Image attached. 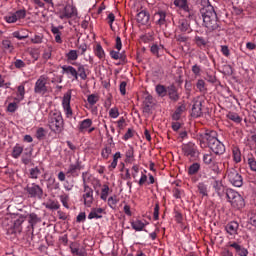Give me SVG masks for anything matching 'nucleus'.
Instances as JSON below:
<instances>
[{
    "label": "nucleus",
    "instance_id": "nucleus-30",
    "mask_svg": "<svg viewBox=\"0 0 256 256\" xmlns=\"http://www.w3.org/2000/svg\"><path fill=\"white\" fill-rule=\"evenodd\" d=\"M255 155H256V148H255ZM246 163H248L252 172H256V158L251 153L248 154L245 158Z\"/></svg>",
    "mask_w": 256,
    "mask_h": 256
},
{
    "label": "nucleus",
    "instance_id": "nucleus-38",
    "mask_svg": "<svg viewBox=\"0 0 256 256\" xmlns=\"http://www.w3.org/2000/svg\"><path fill=\"white\" fill-rule=\"evenodd\" d=\"M196 88L199 91V93L205 94L207 93V86L204 80L199 79L196 82Z\"/></svg>",
    "mask_w": 256,
    "mask_h": 256
},
{
    "label": "nucleus",
    "instance_id": "nucleus-58",
    "mask_svg": "<svg viewBox=\"0 0 256 256\" xmlns=\"http://www.w3.org/2000/svg\"><path fill=\"white\" fill-rule=\"evenodd\" d=\"M233 160L235 161V163L241 162V152L238 148H235L233 150Z\"/></svg>",
    "mask_w": 256,
    "mask_h": 256
},
{
    "label": "nucleus",
    "instance_id": "nucleus-5",
    "mask_svg": "<svg viewBox=\"0 0 256 256\" xmlns=\"http://www.w3.org/2000/svg\"><path fill=\"white\" fill-rule=\"evenodd\" d=\"M227 179L236 188H240L243 185V178L235 168H228Z\"/></svg>",
    "mask_w": 256,
    "mask_h": 256
},
{
    "label": "nucleus",
    "instance_id": "nucleus-20",
    "mask_svg": "<svg viewBox=\"0 0 256 256\" xmlns=\"http://www.w3.org/2000/svg\"><path fill=\"white\" fill-rule=\"evenodd\" d=\"M238 229H239V224L237 221H232L225 226V230L228 234L231 236L237 235L238 234Z\"/></svg>",
    "mask_w": 256,
    "mask_h": 256
},
{
    "label": "nucleus",
    "instance_id": "nucleus-27",
    "mask_svg": "<svg viewBox=\"0 0 256 256\" xmlns=\"http://www.w3.org/2000/svg\"><path fill=\"white\" fill-rule=\"evenodd\" d=\"M70 250H71V253H72L73 255L87 256V253L85 252V250L79 248L77 243L72 242V243L70 244Z\"/></svg>",
    "mask_w": 256,
    "mask_h": 256
},
{
    "label": "nucleus",
    "instance_id": "nucleus-1",
    "mask_svg": "<svg viewBox=\"0 0 256 256\" xmlns=\"http://www.w3.org/2000/svg\"><path fill=\"white\" fill-rule=\"evenodd\" d=\"M200 14L204 22L205 27L209 31H215L220 29L221 22L218 19L217 12L214 10V7L207 5L201 8Z\"/></svg>",
    "mask_w": 256,
    "mask_h": 256
},
{
    "label": "nucleus",
    "instance_id": "nucleus-61",
    "mask_svg": "<svg viewBox=\"0 0 256 256\" xmlns=\"http://www.w3.org/2000/svg\"><path fill=\"white\" fill-rule=\"evenodd\" d=\"M191 71H192V73H194V75L196 77L201 76V66L200 65H198V64L193 65L191 68Z\"/></svg>",
    "mask_w": 256,
    "mask_h": 256
},
{
    "label": "nucleus",
    "instance_id": "nucleus-12",
    "mask_svg": "<svg viewBox=\"0 0 256 256\" xmlns=\"http://www.w3.org/2000/svg\"><path fill=\"white\" fill-rule=\"evenodd\" d=\"M226 247L233 248L238 256H248L249 254L248 249L240 245L237 241H228Z\"/></svg>",
    "mask_w": 256,
    "mask_h": 256
},
{
    "label": "nucleus",
    "instance_id": "nucleus-33",
    "mask_svg": "<svg viewBox=\"0 0 256 256\" xmlns=\"http://www.w3.org/2000/svg\"><path fill=\"white\" fill-rule=\"evenodd\" d=\"M94 53L99 60L103 61L105 59V52L101 44L96 45V47L94 48Z\"/></svg>",
    "mask_w": 256,
    "mask_h": 256
},
{
    "label": "nucleus",
    "instance_id": "nucleus-8",
    "mask_svg": "<svg viewBox=\"0 0 256 256\" xmlns=\"http://www.w3.org/2000/svg\"><path fill=\"white\" fill-rule=\"evenodd\" d=\"M71 101V92L68 91L64 94L63 100H62V107L64 110L65 117L68 119L73 118V109L70 106Z\"/></svg>",
    "mask_w": 256,
    "mask_h": 256
},
{
    "label": "nucleus",
    "instance_id": "nucleus-4",
    "mask_svg": "<svg viewBox=\"0 0 256 256\" xmlns=\"http://www.w3.org/2000/svg\"><path fill=\"white\" fill-rule=\"evenodd\" d=\"M48 77L45 75L40 76L35 82L34 93L40 96H45L49 92Z\"/></svg>",
    "mask_w": 256,
    "mask_h": 256
},
{
    "label": "nucleus",
    "instance_id": "nucleus-7",
    "mask_svg": "<svg viewBox=\"0 0 256 256\" xmlns=\"http://www.w3.org/2000/svg\"><path fill=\"white\" fill-rule=\"evenodd\" d=\"M25 191L30 198L42 199L43 189L39 184H27Z\"/></svg>",
    "mask_w": 256,
    "mask_h": 256
},
{
    "label": "nucleus",
    "instance_id": "nucleus-28",
    "mask_svg": "<svg viewBox=\"0 0 256 256\" xmlns=\"http://www.w3.org/2000/svg\"><path fill=\"white\" fill-rule=\"evenodd\" d=\"M230 203L236 209H241L245 206V200H243L240 194L236 196L235 199L231 200Z\"/></svg>",
    "mask_w": 256,
    "mask_h": 256
},
{
    "label": "nucleus",
    "instance_id": "nucleus-49",
    "mask_svg": "<svg viewBox=\"0 0 256 256\" xmlns=\"http://www.w3.org/2000/svg\"><path fill=\"white\" fill-rule=\"evenodd\" d=\"M60 198V202L62 203L63 207H65L66 209H69V195L66 193H63L59 196Z\"/></svg>",
    "mask_w": 256,
    "mask_h": 256
},
{
    "label": "nucleus",
    "instance_id": "nucleus-60",
    "mask_svg": "<svg viewBox=\"0 0 256 256\" xmlns=\"http://www.w3.org/2000/svg\"><path fill=\"white\" fill-rule=\"evenodd\" d=\"M184 196V190L175 188L173 189V197L181 199Z\"/></svg>",
    "mask_w": 256,
    "mask_h": 256
},
{
    "label": "nucleus",
    "instance_id": "nucleus-32",
    "mask_svg": "<svg viewBox=\"0 0 256 256\" xmlns=\"http://www.w3.org/2000/svg\"><path fill=\"white\" fill-rule=\"evenodd\" d=\"M131 227L137 232H141L145 229L146 224L143 223L141 220H135L131 222Z\"/></svg>",
    "mask_w": 256,
    "mask_h": 256
},
{
    "label": "nucleus",
    "instance_id": "nucleus-41",
    "mask_svg": "<svg viewBox=\"0 0 256 256\" xmlns=\"http://www.w3.org/2000/svg\"><path fill=\"white\" fill-rule=\"evenodd\" d=\"M23 146H21L20 144H16L15 147L13 148V152H12V157L17 159L21 156V154L23 153Z\"/></svg>",
    "mask_w": 256,
    "mask_h": 256
},
{
    "label": "nucleus",
    "instance_id": "nucleus-21",
    "mask_svg": "<svg viewBox=\"0 0 256 256\" xmlns=\"http://www.w3.org/2000/svg\"><path fill=\"white\" fill-rule=\"evenodd\" d=\"M105 213L104 208H92L89 215L88 219L93 220V219H102V214Z\"/></svg>",
    "mask_w": 256,
    "mask_h": 256
},
{
    "label": "nucleus",
    "instance_id": "nucleus-14",
    "mask_svg": "<svg viewBox=\"0 0 256 256\" xmlns=\"http://www.w3.org/2000/svg\"><path fill=\"white\" fill-rule=\"evenodd\" d=\"M210 150L213 151L215 155H223L225 152V146L220 140L215 141L214 143L208 144Z\"/></svg>",
    "mask_w": 256,
    "mask_h": 256
},
{
    "label": "nucleus",
    "instance_id": "nucleus-6",
    "mask_svg": "<svg viewBox=\"0 0 256 256\" xmlns=\"http://www.w3.org/2000/svg\"><path fill=\"white\" fill-rule=\"evenodd\" d=\"M82 200H83V205L91 208L95 198H94V190L91 186L89 185H84L83 186V194H82Z\"/></svg>",
    "mask_w": 256,
    "mask_h": 256
},
{
    "label": "nucleus",
    "instance_id": "nucleus-22",
    "mask_svg": "<svg viewBox=\"0 0 256 256\" xmlns=\"http://www.w3.org/2000/svg\"><path fill=\"white\" fill-rule=\"evenodd\" d=\"M25 84H27V82H23L22 84H20L17 87L16 97L14 98V100L17 103H20L21 101L24 100V97H25Z\"/></svg>",
    "mask_w": 256,
    "mask_h": 256
},
{
    "label": "nucleus",
    "instance_id": "nucleus-62",
    "mask_svg": "<svg viewBox=\"0 0 256 256\" xmlns=\"http://www.w3.org/2000/svg\"><path fill=\"white\" fill-rule=\"evenodd\" d=\"M118 202L119 200L116 198V196H111L108 198V205L112 209L118 204Z\"/></svg>",
    "mask_w": 256,
    "mask_h": 256
},
{
    "label": "nucleus",
    "instance_id": "nucleus-64",
    "mask_svg": "<svg viewBox=\"0 0 256 256\" xmlns=\"http://www.w3.org/2000/svg\"><path fill=\"white\" fill-rule=\"evenodd\" d=\"M18 106H17V102L14 103H9L7 106V111L9 113H14L17 110Z\"/></svg>",
    "mask_w": 256,
    "mask_h": 256
},
{
    "label": "nucleus",
    "instance_id": "nucleus-48",
    "mask_svg": "<svg viewBox=\"0 0 256 256\" xmlns=\"http://www.w3.org/2000/svg\"><path fill=\"white\" fill-rule=\"evenodd\" d=\"M112 154L111 146H106L104 149L101 150V157L105 160L109 159L110 155Z\"/></svg>",
    "mask_w": 256,
    "mask_h": 256
},
{
    "label": "nucleus",
    "instance_id": "nucleus-29",
    "mask_svg": "<svg viewBox=\"0 0 256 256\" xmlns=\"http://www.w3.org/2000/svg\"><path fill=\"white\" fill-rule=\"evenodd\" d=\"M186 110V106L184 104L177 107L176 111L172 114L173 121H179Z\"/></svg>",
    "mask_w": 256,
    "mask_h": 256
},
{
    "label": "nucleus",
    "instance_id": "nucleus-37",
    "mask_svg": "<svg viewBox=\"0 0 256 256\" xmlns=\"http://www.w3.org/2000/svg\"><path fill=\"white\" fill-rule=\"evenodd\" d=\"M121 158V152H116L113 155V162L108 166L109 171H113L118 166V160Z\"/></svg>",
    "mask_w": 256,
    "mask_h": 256
},
{
    "label": "nucleus",
    "instance_id": "nucleus-10",
    "mask_svg": "<svg viewBox=\"0 0 256 256\" xmlns=\"http://www.w3.org/2000/svg\"><path fill=\"white\" fill-rule=\"evenodd\" d=\"M25 221L24 216H19L18 219L14 221L12 225L7 229V234L8 235H14L16 233H21L22 232V224Z\"/></svg>",
    "mask_w": 256,
    "mask_h": 256
},
{
    "label": "nucleus",
    "instance_id": "nucleus-16",
    "mask_svg": "<svg viewBox=\"0 0 256 256\" xmlns=\"http://www.w3.org/2000/svg\"><path fill=\"white\" fill-rule=\"evenodd\" d=\"M81 170H82L81 162L77 161V163L69 165V168H68V171H66V174H70L73 178H76L81 173Z\"/></svg>",
    "mask_w": 256,
    "mask_h": 256
},
{
    "label": "nucleus",
    "instance_id": "nucleus-42",
    "mask_svg": "<svg viewBox=\"0 0 256 256\" xmlns=\"http://www.w3.org/2000/svg\"><path fill=\"white\" fill-rule=\"evenodd\" d=\"M161 50H164V46L163 45H158V44H153L150 48V52L156 56L157 58H159V53Z\"/></svg>",
    "mask_w": 256,
    "mask_h": 256
},
{
    "label": "nucleus",
    "instance_id": "nucleus-23",
    "mask_svg": "<svg viewBox=\"0 0 256 256\" xmlns=\"http://www.w3.org/2000/svg\"><path fill=\"white\" fill-rule=\"evenodd\" d=\"M178 28L183 33H191L192 32L190 23L188 22L187 19H184V18L179 20Z\"/></svg>",
    "mask_w": 256,
    "mask_h": 256
},
{
    "label": "nucleus",
    "instance_id": "nucleus-40",
    "mask_svg": "<svg viewBox=\"0 0 256 256\" xmlns=\"http://www.w3.org/2000/svg\"><path fill=\"white\" fill-rule=\"evenodd\" d=\"M110 187L107 184H104L101 189L100 199L102 201H106L107 197H109Z\"/></svg>",
    "mask_w": 256,
    "mask_h": 256
},
{
    "label": "nucleus",
    "instance_id": "nucleus-46",
    "mask_svg": "<svg viewBox=\"0 0 256 256\" xmlns=\"http://www.w3.org/2000/svg\"><path fill=\"white\" fill-rule=\"evenodd\" d=\"M201 169V165L199 163H193L190 165L189 169H188V174L190 175H195L196 173H199Z\"/></svg>",
    "mask_w": 256,
    "mask_h": 256
},
{
    "label": "nucleus",
    "instance_id": "nucleus-44",
    "mask_svg": "<svg viewBox=\"0 0 256 256\" xmlns=\"http://www.w3.org/2000/svg\"><path fill=\"white\" fill-rule=\"evenodd\" d=\"M78 77L81 78V80L85 81L87 79V73L85 66L83 64H78Z\"/></svg>",
    "mask_w": 256,
    "mask_h": 256
},
{
    "label": "nucleus",
    "instance_id": "nucleus-35",
    "mask_svg": "<svg viewBox=\"0 0 256 256\" xmlns=\"http://www.w3.org/2000/svg\"><path fill=\"white\" fill-rule=\"evenodd\" d=\"M226 117H227V119H230L231 121H233L236 124H240L242 121V118L236 112H228Z\"/></svg>",
    "mask_w": 256,
    "mask_h": 256
},
{
    "label": "nucleus",
    "instance_id": "nucleus-31",
    "mask_svg": "<svg viewBox=\"0 0 256 256\" xmlns=\"http://www.w3.org/2000/svg\"><path fill=\"white\" fill-rule=\"evenodd\" d=\"M194 42H195L196 46L200 49H204L206 47V45L209 44L208 39L198 36V35L195 36Z\"/></svg>",
    "mask_w": 256,
    "mask_h": 256
},
{
    "label": "nucleus",
    "instance_id": "nucleus-59",
    "mask_svg": "<svg viewBox=\"0 0 256 256\" xmlns=\"http://www.w3.org/2000/svg\"><path fill=\"white\" fill-rule=\"evenodd\" d=\"M120 116L119 109L117 107H113L112 109L109 110V117L116 119Z\"/></svg>",
    "mask_w": 256,
    "mask_h": 256
},
{
    "label": "nucleus",
    "instance_id": "nucleus-45",
    "mask_svg": "<svg viewBox=\"0 0 256 256\" xmlns=\"http://www.w3.org/2000/svg\"><path fill=\"white\" fill-rule=\"evenodd\" d=\"M67 61H77L78 60V51L77 50H70L66 55Z\"/></svg>",
    "mask_w": 256,
    "mask_h": 256
},
{
    "label": "nucleus",
    "instance_id": "nucleus-18",
    "mask_svg": "<svg viewBox=\"0 0 256 256\" xmlns=\"http://www.w3.org/2000/svg\"><path fill=\"white\" fill-rule=\"evenodd\" d=\"M203 114L202 112V101L197 100L194 105H192V110H191V116L192 117H201Z\"/></svg>",
    "mask_w": 256,
    "mask_h": 256
},
{
    "label": "nucleus",
    "instance_id": "nucleus-15",
    "mask_svg": "<svg viewBox=\"0 0 256 256\" xmlns=\"http://www.w3.org/2000/svg\"><path fill=\"white\" fill-rule=\"evenodd\" d=\"M166 18H167V14L163 10L155 12V14L153 15L154 23L160 27L164 26L167 23Z\"/></svg>",
    "mask_w": 256,
    "mask_h": 256
},
{
    "label": "nucleus",
    "instance_id": "nucleus-43",
    "mask_svg": "<svg viewBox=\"0 0 256 256\" xmlns=\"http://www.w3.org/2000/svg\"><path fill=\"white\" fill-rule=\"evenodd\" d=\"M155 92L158 93L160 97H165L168 93V87L166 88L163 85H156Z\"/></svg>",
    "mask_w": 256,
    "mask_h": 256
},
{
    "label": "nucleus",
    "instance_id": "nucleus-17",
    "mask_svg": "<svg viewBox=\"0 0 256 256\" xmlns=\"http://www.w3.org/2000/svg\"><path fill=\"white\" fill-rule=\"evenodd\" d=\"M62 73L68 75V78H73L74 81L78 80V72L73 66H62Z\"/></svg>",
    "mask_w": 256,
    "mask_h": 256
},
{
    "label": "nucleus",
    "instance_id": "nucleus-56",
    "mask_svg": "<svg viewBox=\"0 0 256 256\" xmlns=\"http://www.w3.org/2000/svg\"><path fill=\"white\" fill-rule=\"evenodd\" d=\"M202 161L205 163V165H212L213 155L211 153L204 154Z\"/></svg>",
    "mask_w": 256,
    "mask_h": 256
},
{
    "label": "nucleus",
    "instance_id": "nucleus-19",
    "mask_svg": "<svg viewBox=\"0 0 256 256\" xmlns=\"http://www.w3.org/2000/svg\"><path fill=\"white\" fill-rule=\"evenodd\" d=\"M167 95L171 101L177 102L180 98L178 94V89L175 85L168 86Z\"/></svg>",
    "mask_w": 256,
    "mask_h": 256
},
{
    "label": "nucleus",
    "instance_id": "nucleus-3",
    "mask_svg": "<svg viewBox=\"0 0 256 256\" xmlns=\"http://www.w3.org/2000/svg\"><path fill=\"white\" fill-rule=\"evenodd\" d=\"M174 5L180 8L183 16L187 19H195L196 11L192 6H188L187 0H174Z\"/></svg>",
    "mask_w": 256,
    "mask_h": 256
},
{
    "label": "nucleus",
    "instance_id": "nucleus-11",
    "mask_svg": "<svg viewBox=\"0 0 256 256\" xmlns=\"http://www.w3.org/2000/svg\"><path fill=\"white\" fill-rule=\"evenodd\" d=\"M201 141L207 142L208 145L213 144L214 142L219 141L218 133L214 130H206L200 135Z\"/></svg>",
    "mask_w": 256,
    "mask_h": 256
},
{
    "label": "nucleus",
    "instance_id": "nucleus-24",
    "mask_svg": "<svg viewBox=\"0 0 256 256\" xmlns=\"http://www.w3.org/2000/svg\"><path fill=\"white\" fill-rule=\"evenodd\" d=\"M93 125V120L86 119L79 122L78 131L79 133H86V131Z\"/></svg>",
    "mask_w": 256,
    "mask_h": 256
},
{
    "label": "nucleus",
    "instance_id": "nucleus-55",
    "mask_svg": "<svg viewBox=\"0 0 256 256\" xmlns=\"http://www.w3.org/2000/svg\"><path fill=\"white\" fill-rule=\"evenodd\" d=\"M100 100L99 96L95 95V94H91L90 96H88L87 101L89 103V105L94 106L96 103H98Z\"/></svg>",
    "mask_w": 256,
    "mask_h": 256
},
{
    "label": "nucleus",
    "instance_id": "nucleus-63",
    "mask_svg": "<svg viewBox=\"0 0 256 256\" xmlns=\"http://www.w3.org/2000/svg\"><path fill=\"white\" fill-rule=\"evenodd\" d=\"M125 157L127 160H131L134 158V150H133L132 146H130V148L127 149V151L125 153Z\"/></svg>",
    "mask_w": 256,
    "mask_h": 256
},
{
    "label": "nucleus",
    "instance_id": "nucleus-51",
    "mask_svg": "<svg viewBox=\"0 0 256 256\" xmlns=\"http://www.w3.org/2000/svg\"><path fill=\"white\" fill-rule=\"evenodd\" d=\"M2 47H4V49L7 50L9 53H12L14 50L12 42L8 39L2 40Z\"/></svg>",
    "mask_w": 256,
    "mask_h": 256
},
{
    "label": "nucleus",
    "instance_id": "nucleus-36",
    "mask_svg": "<svg viewBox=\"0 0 256 256\" xmlns=\"http://www.w3.org/2000/svg\"><path fill=\"white\" fill-rule=\"evenodd\" d=\"M40 221L41 220L37 214L31 213L30 215H28V223H30L32 229H34V226L37 225V223Z\"/></svg>",
    "mask_w": 256,
    "mask_h": 256
},
{
    "label": "nucleus",
    "instance_id": "nucleus-47",
    "mask_svg": "<svg viewBox=\"0 0 256 256\" xmlns=\"http://www.w3.org/2000/svg\"><path fill=\"white\" fill-rule=\"evenodd\" d=\"M238 195H239V193L232 189L226 190V197H227L228 202L233 201V199H235Z\"/></svg>",
    "mask_w": 256,
    "mask_h": 256
},
{
    "label": "nucleus",
    "instance_id": "nucleus-34",
    "mask_svg": "<svg viewBox=\"0 0 256 256\" xmlns=\"http://www.w3.org/2000/svg\"><path fill=\"white\" fill-rule=\"evenodd\" d=\"M45 208L49 210H59L60 204L58 200H49L45 204Z\"/></svg>",
    "mask_w": 256,
    "mask_h": 256
},
{
    "label": "nucleus",
    "instance_id": "nucleus-9",
    "mask_svg": "<svg viewBox=\"0 0 256 256\" xmlns=\"http://www.w3.org/2000/svg\"><path fill=\"white\" fill-rule=\"evenodd\" d=\"M182 152L186 157H190L192 159L199 157V150L197 149V146L191 142L182 145Z\"/></svg>",
    "mask_w": 256,
    "mask_h": 256
},
{
    "label": "nucleus",
    "instance_id": "nucleus-26",
    "mask_svg": "<svg viewBox=\"0 0 256 256\" xmlns=\"http://www.w3.org/2000/svg\"><path fill=\"white\" fill-rule=\"evenodd\" d=\"M212 186L218 197H223L225 187L223 186L222 182L220 180H216L213 182Z\"/></svg>",
    "mask_w": 256,
    "mask_h": 256
},
{
    "label": "nucleus",
    "instance_id": "nucleus-54",
    "mask_svg": "<svg viewBox=\"0 0 256 256\" xmlns=\"http://www.w3.org/2000/svg\"><path fill=\"white\" fill-rule=\"evenodd\" d=\"M5 21L9 24H13L18 22L19 20L16 18V16L13 13H9L4 17Z\"/></svg>",
    "mask_w": 256,
    "mask_h": 256
},
{
    "label": "nucleus",
    "instance_id": "nucleus-2",
    "mask_svg": "<svg viewBox=\"0 0 256 256\" xmlns=\"http://www.w3.org/2000/svg\"><path fill=\"white\" fill-rule=\"evenodd\" d=\"M47 125L52 133H63L65 127L63 114L58 110L51 111L47 118Z\"/></svg>",
    "mask_w": 256,
    "mask_h": 256
},
{
    "label": "nucleus",
    "instance_id": "nucleus-13",
    "mask_svg": "<svg viewBox=\"0 0 256 256\" xmlns=\"http://www.w3.org/2000/svg\"><path fill=\"white\" fill-rule=\"evenodd\" d=\"M77 15V9L74 6H65L60 13V19H71Z\"/></svg>",
    "mask_w": 256,
    "mask_h": 256
},
{
    "label": "nucleus",
    "instance_id": "nucleus-57",
    "mask_svg": "<svg viewBox=\"0 0 256 256\" xmlns=\"http://www.w3.org/2000/svg\"><path fill=\"white\" fill-rule=\"evenodd\" d=\"M141 41L144 44H149L150 42L153 41V35L151 33H146L145 35L141 36Z\"/></svg>",
    "mask_w": 256,
    "mask_h": 256
},
{
    "label": "nucleus",
    "instance_id": "nucleus-50",
    "mask_svg": "<svg viewBox=\"0 0 256 256\" xmlns=\"http://www.w3.org/2000/svg\"><path fill=\"white\" fill-rule=\"evenodd\" d=\"M13 14L15 15V18L17 20L25 19V17H27V10L19 9L16 12H14Z\"/></svg>",
    "mask_w": 256,
    "mask_h": 256
},
{
    "label": "nucleus",
    "instance_id": "nucleus-25",
    "mask_svg": "<svg viewBox=\"0 0 256 256\" xmlns=\"http://www.w3.org/2000/svg\"><path fill=\"white\" fill-rule=\"evenodd\" d=\"M149 19H150V15L145 10H142L136 16L137 22L141 23L142 25H146L149 22Z\"/></svg>",
    "mask_w": 256,
    "mask_h": 256
},
{
    "label": "nucleus",
    "instance_id": "nucleus-52",
    "mask_svg": "<svg viewBox=\"0 0 256 256\" xmlns=\"http://www.w3.org/2000/svg\"><path fill=\"white\" fill-rule=\"evenodd\" d=\"M39 175H41V170L38 167L30 169V178L33 180H37Z\"/></svg>",
    "mask_w": 256,
    "mask_h": 256
},
{
    "label": "nucleus",
    "instance_id": "nucleus-39",
    "mask_svg": "<svg viewBox=\"0 0 256 256\" xmlns=\"http://www.w3.org/2000/svg\"><path fill=\"white\" fill-rule=\"evenodd\" d=\"M197 188H198L199 194L202 197H208L209 196V190L207 189V185L206 184L199 183Z\"/></svg>",
    "mask_w": 256,
    "mask_h": 256
},
{
    "label": "nucleus",
    "instance_id": "nucleus-53",
    "mask_svg": "<svg viewBox=\"0 0 256 256\" xmlns=\"http://www.w3.org/2000/svg\"><path fill=\"white\" fill-rule=\"evenodd\" d=\"M45 137H46L45 128H38L37 131H36L37 140L41 141V140L45 139Z\"/></svg>",
    "mask_w": 256,
    "mask_h": 256
}]
</instances>
